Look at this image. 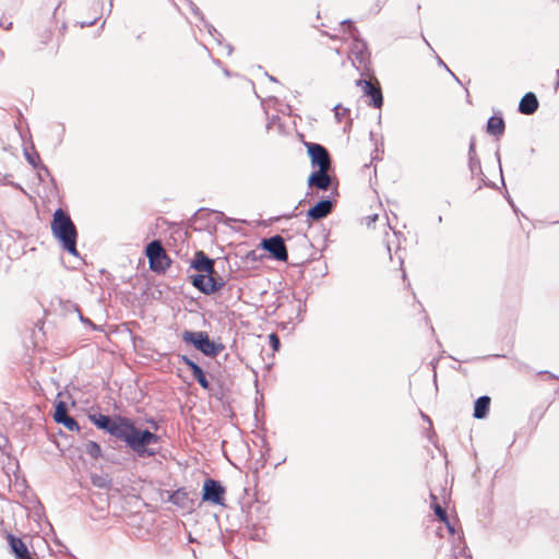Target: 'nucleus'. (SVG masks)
<instances>
[{"instance_id":"f257e3e1","label":"nucleus","mask_w":559,"mask_h":559,"mask_svg":"<svg viewBox=\"0 0 559 559\" xmlns=\"http://www.w3.org/2000/svg\"><path fill=\"white\" fill-rule=\"evenodd\" d=\"M51 233L58 239L62 248L73 255H78L76 251V228L71 217L61 209L53 213L51 222Z\"/></svg>"},{"instance_id":"f03ea898","label":"nucleus","mask_w":559,"mask_h":559,"mask_svg":"<svg viewBox=\"0 0 559 559\" xmlns=\"http://www.w3.org/2000/svg\"><path fill=\"white\" fill-rule=\"evenodd\" d=\"M159 437L148 430H141L134 427L127 445L134 451L140 457L153 456L156 451L150 448L151 444L157 443Z\"/></svg>"},{"instance_id":"7ed1b4c3","label":"nucleus","mask_w":559,"mask_h":559,"mask_svg":"<svg viewBox=\"0 0 559 559\" xmlns=\"http://www.w3.org/2000/svg\"><path fill=\"white\" fill-rule=\"evenodd\" d=\"M148 259L150 267L153 271L160 272L169 265V259L158 240L150 242L145 249Z\"/></svg>"},{"instance_id":"20e7f679","label":"nucleus","mask_w":559,"mask_h":559,"mask_svg":"<svg viewBox=\"0 0 559 559\" xmlns=\"http://www.w3.org/2000/svg\"><path fill=\"white\" fill-rule=\"evenodd\" d=\"M182 340L186 343L193 344L197 349L201 350L207 356L216 355V347L214 342H212L207 334L204 332L185 331L182 333Z\"/></svg>"},{"instance_id":"39448f33","label":"nucleus","mask_w":559,"mask_h":559,"mask_svg":"<svg viewBox=\"0 0 559 559\" xmlns=\"http://www.w3.org/2000/svg\"><path fill=\"white\" fill-rule=\"evenodd\" d=\"M192 285L204 294H213L221 289L224 283L214 277V273H200L192 276Z\"/></svg>"},{"instance_id":"423d86ee","label":"nucleus","mask_w":559,"mask_h":559,"mask_svg":"<svg viewBox=\"0 0 559 559\" xmlns=\"http://www.w3.org/2000/svg\"><path fill=\"white\" fill-rule=\"evenodd\" d=\"M306 147L313 167L330 169L331 159L328 150L317 143H306Z\"/></svg>"},{"instance_id":"0eeeda50","label":"nucleus","mask_w":559,"mask_h":559,"mask_svg":"<svg viewBox=\"0 0 559 559\" xmlns=\"http://www.w3.org/2000/svg\"><path fill=\"white\" fill-rule=\"evenodd\" d=\"M225 489L224 487L214 479H206L203 484V496L204 501L212 502L214 504H224Z\"/></svg>"},{"instance_id":"6e6552de","label":"nucleus","mask_w":559,"mask_h":559,"mask_svg":"<svg viewBox=\"0 0 559 559\" xmlns=\"http://www.w3.org/2000/svg\"><path fill=\"white\" fill-rule=\"evenodd\" d=\"M134 427V424L130 419L126 417H116L114 418L109 433L127 443Z\"/></svg>"},{"instance_id":"1a4fd4ad","label":"nucleus","mask_w":559,"mask_h":559,"mask_svg":"<svg viewBox=\"0 0 559 559\" xmlns=\"http://www.w3.org/2000/svg\"><path fill=\"white\" fill-rule=\"evenodd\" d=\"M348 57L355 68L359 69L365 66L368 59L366 43L353 37Z\"/></svg>"},{"instance_id":"9d476101","label":"nucleus","mask_w":559,"mask_h":559,"mask_svg":"<svg viewBox=\"0 0 559 559\" xmlns=\"http://www.w3.org/2000/svg\"><path fill=\"white\" fill-rule=\"evenodd\" d=\"M263 247L266 249L272 255L280 260V261H286L287 260V250L284 243V240L280 236H274L269 239L263 240Z\"/></svg>"},{"instance_id":"9b49d317","label":"nucleus","mask_w":559,"mask_h":559,"mask_svg":"<svg viewBox=\"0 0 559 559\" xmlns=\"http://www.w3.org/2000/svg\"><path fill=\"white\" fill-rule=\"evenodd\" d=\"M53 419L57 423L62 424L70 431H78L80 429L76 420L68 415L67 404L62 401L58 402L56 405Z\"/></svg>"},{"instance_id":"f8f14e48","label":"nucleus","mask_w":559,"mask_h":559,"mask_svg":"<svg viewBox=\"0 0 559 559\" xmlns=\"http://www.w3.org/2000/svg\"><path fill=\"white\" fill-rule=\"evenodd\" d=\"M190 265L200 273H215L214 260L210 259L203 251L194 253Z\"/></svg>"},{"instance_id":"ddd939ff","label":"nucleus","mask_w":559,"mask_h":559,"mask_svg":"<svg viewBox=\"0 0 559 559\" xmlns=\"http://www.w3.org/2000/svg\"><path fill=\"white\" fill-rule=\"evenodd\" d=\"M358 84L362 87L365 95L370 97L369 105H372L376 108H380L383 104V97L381 90L374 86L370 81H359Z\"/></svg>"},{"instance_id":"4468645a","label":"nucleus","mask_w":559,"mask_h":559,"mask_svg":"<svg viewBox=\"0 0 559 559\" xmlns=\"http://www.w3.org/2000/svg\"><path fill=\"white\" fill-rule=\"evenodd\" d=\"M330 169H318L308 178V185L320 190H328L331 185V177L328 174Z\"/></svg>"},{"instance_id":"2eb2a0df","label":"nucleus","mask_w":559,"mask_h":559,"mask_svg":"<svg viewBox=\"0 0 559 559\" xmlns=\"http://www.w3.org/2000/svg\"><path fill=\"white\" fill-rule=\"evenodd\" d=\"M333 209V203L330 200H321L313 207H311L307 215L313 221H319L326 217Z\"/></svg>"},{"instance_id":"dca6fc26","label":"nucleus","mask_w":559,"mask_h":559,"mask_svg":"<svg viewBox=\"0 0 559 559\" xmlns=\"http://www.w3.org/2000/svg\"><path fill=\"white\" fill-rule=\"evenodd\" d=\"M538 108V100L535 94L533 93H526L519 104V110L520 112L524 115H532L534 114Z\"/></svg>"},{"instance_id":"f3484780","label":"nucleus","mask_w":559,"mask_h":559,"mask_svg":"<svg viewBox=\"0 0 559 559\" xmlns=\"http://www.w3.org/2000/svg\"><path fill=\"white\" fill-rule=\"evenodd\" d=\"M169 501L180 509L188 510L192 508V501L185 489H178L169 496Z\"/></svg>"},{"instance_id":"a211bd4d","label":"nucleus","mask_w":559,"mask_h":559,"mask_svg":"<svg viewBox=\"0 0 559 559\" xmlns=\"http://www.w3.org/2000/svg\"><path fill=\"white\" fill-rule=\"evenodd\" d=\"M490 405L489 396H480L476 400L474 405V417L477 419L485 418L488 414Z\"/></svg>"},{"instance_id":"6ab92c4d","label":"nucleus","mask_w":559,"mask_h":559,"mask_svg":"<svg viewBox=\"0 0 559 559\" xmlns=\"http://www.w3.org/2000/svg\"><path fill=\"white\" fill-rule=\"evenodd\" d=\"M504 131V121L502 117H490L487 122V132L491 135H501Z\"/></svg>"},{"instance_id":"aec40b11","label":"nucleus","mask_w":559,"mask_h":559,"mask_svg":"<svg viewBox=\"0 0 559 559\" xmlns=\"http://www.w3.org/2000/svg\"><path fill=\"white\" fill-rule=\"evenodd\" d=\"M92 421L100 429L106 430L109 432V429H111L114 418L111 419L109 416L106 415H94L91 417Z\"/></svg>"},{"instance_id":"412c9836","label":"nucleus","mask_w":559,"mask_h":559,"mask_svg":"<svg viewBox=\"0 0 559 559\" xmlns=\"http://www.w3.org/2000/svg\"><path fill=\"white\" fill-rule=\"evenodd\" d=\"M84 452L93 459H99L102 456L100 445L95 441H88L84 444Z\"/></svg>"},{"instance_id":"4be33fe9","label":"nucleus","mask_w":559,"mask_h":559,"mask_svg":"<svg viewBox=\"0 0 559 559\" xmlns=\"http://www.w3.org/2000/svg\"><path fill=\"white\" fill-rule=\"evenodd\" d=\"M194 379L198 381V383L205 390H209L210 389V383L205 377V373L203 372L202 369H200L199 371H197L194 374H193Z\"/></svg>"},{"instance_id":"5701e85b","label":"nucleus","mask_w":559,"mask_h":559,"mask_svg":"<svg viewBox=\"0 0 559 559\" xmlns=\"http://www.w3.org/2000/svg\"><path fill=\"white\" fill-rule=\"evenodd\" d=\"M436 515L444 523H448V516L445 510L438 503L433 506Z\"/></svg>"},{"instance_id":"b1692460","label":"nucleus","mask_w":559,"mask_h":559,"mask_svg":"<svg viewBox=\"0 0 559 559\" xmlns=\"http://www.w3.org/2000/svg\"><path fill=\"white\" fill-rule=\"evenodd\" d=\"M182 361L185 362V365H187L191 372H192V376L199 371L201 369V367L199 365H197L193 360H191L190 358H188L187 356H182Z\"/></svg>"},{"instance_id":"393cba45","label":"nucleus","mask_w":559,"mask_h":559,"mask_svg":"<svg viewBox=\"0 0 559 559\" xmlns=\"http://www.w3.org/2000/svg\"><path fill=\"white\" fill-rule=\"evenodd\" d=\"M335 117L340 121L342 116H344L347 112L346 108L341 107L340 105L335 106L334 108Z\"/></svg>"},{"instance_id":"a878e982","label":"nucleus","mask_w":559,"mask_h":559,"mask_svg":"<svg viewBox=\"0 0 559 559\" xmlns=\"http://www.w3.org/2000/svg\"><path fill=\"white\" fill-rule=\"evenodd\" d=\"M25 157L27 159V162L33 165L34 167H36V162L39 159V156L37 154L35 155H32L27 152H25Z\"/></svg>"},{"instance_id":"bb28decb","label":"nucleus","mask_w":559,"mask_h":559,"mask_svg":"<svg viewBox=\"0 0 559 559\" xmlns=\"http://www.w3.org/2000/svg\"><path fill=\"white\" fill-rule=\"evenodd\" d=\"M270 342L275 350H277L280 346V340L275 334L270 335Z\"/></svg>"},{"instance_id":"cd10ccee","label":"nucleus","mask_w":559,"mask_h":559,"mask_svg":"<svg viewBox=\"0 0 559 559\" xmlns=\"http://www.w3.org/2000/svg\"><path fill=\"white\" fill-rule=\"evenodd\" d=\"M93 484H94V485H96V486H98V487H103V486H105V483H104V480H103V478H102V477H94V478H93Z\"/></svg>"},{"instance_id":"c85d7f7f","label":"nucleus","mask_w":559,"mask_h":559,"mask_svg":"<svg viewBox=\"0 0 559 559\" xmlns=\"http://www.w3.org/2000/svg\"><path fill=\"white\" fill-rule=\"evenodd\" d=\"M342 24H344V25L346 24L348 26L349 31L355 29V27L353 26V24L349 20L343 21Z\"/></svg>"},{"instance_id":"c756f323","label":"nucleus","mask_w":559,"mask_h":559,"mask_svg":"<svg viewBox=\"0 0 559 559\" xmlns=\"http://www.w3.org/2000/svg\"><path fill=\"white\" fill-rule=\"evenodd\" d=\"M231 53V48L229 46H227V55H230Z\"/></svg>"},{"instance_id":"7c9ffc66","label":"nucleus","mask_w":559,"mask_h":559,"mask_svg":"<svg viewBox=\"0 0 559 559\" xmlns=\"http://www.w3.org/2000/svg\"><path fill=\"white\" fill-rule=\"evenodd\" d=\"M557 74H558V76H559V70H558Z\"/></svg>"}]
</instances>
